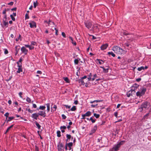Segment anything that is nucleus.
I'll list each match as a JSON object with an SVG mask.
<instances>
[{
	"label": "nucleus",
	"instance_id": "nucleus-63",
	"mask_svg": "<svg viewBox=\"0 0 151 151\" xmlns=\"http://www.w3.org/2000/svg\"><path fill=\"white\" fill-rule=\"evenodd\" d=\"M32 106H33V107L34 108H36V107H37V105H36V104H33Z\"/></svg>",
	"mask_w": 151,
	"mask_h": 151
},
{
	"label": "nucleus",
	"instance_id": "nucleus-55",
	"mask_svg": "<svg viewBox=\"0 0 151 151\" xmlns=\"http://www.w3.org/2000/svg\"><path fill=\"white\" fill-rule=\"evenodd\" d=\"M123 34L124 35H130L129 34H128L126 32H123Z\"/></svg>",
	"mask_w": 151,
	"mask_h": 151
},
{
	"label": "nucleus",
	"instance_id": "nucleus-21",
	"mask_svg": "<svg viewBox=\"0 0 151 151\" xmlns=\"http://www.w3.org/2000/svg\"><path fill=\"white\" fill-rule=\"evenodd\" d=\"M45 106H40L39 109H37V110H38L39 109H41L42 110H43L45 109Z\"/></svg>",
	"mask_w": 151,
	"mask_h": 151
},
{
	"label": "nucleus",
	"instance_id": "nucleus-15",
	"mask_svg": "<svg viewBox=\"0 0 151 151\" xmlns=\"http://www.w3.org/2000/svg\"><path fill=\"white\" fill-rule=\"evenodd\" d=\"M91 112L90 111H88L85 114H84V116H89L91 115Z\"/></svg>",
	"mask_w": 151,
	"mask_h": 151
},
{
	"label": "nucleus",
	"instance_id": "nucleus-4",
	"mask_svg": "<svg viewBox=\"0 0 151 151\" xmlns=\"http://www.w3.org/2000/svg\"><path fill=\"white\" fill-rule=\"evenodd\" d=\"M124 141H122L119 143L114 145L113 148V149L115 151H117L119 150V148L121 146L123 145L124 142Z\"/></svg>",
	"mask_w": 151,
	"mask_h": 151
},
{
	"label": "nucleus",
	"instance_id": "nucleus-45",
	"mask_svg": "<svg viewBox=\"0 0 151 151\" xmlns=\"http://www.w3.org/2000/svg\"><path fill=\"white\" fill-rule=\"evenodd\" d=\"M17 63L18 65V67H22V63H20L18 61L17 62Z\"/></svg>",
	"mask_w": 151,
	"mask_h": 151
},
{
	"label": "nucleus",
	"instance_id": "nucleus-61",
	"mask_svg": "<svg viewBox=\"0 0 151 151\" xmlns=\"http://www.w3.org/2000/svg\"><path fill=\"white\" fill-rule=\"evenodd\" d=\"M13 4V2H10L8 4V5H12Z\"/></svg>",
	"mask_w": 151,
	"mask_h": 151
},
{
	"label": "nucleus",
	"instance_id": "nucleus-51",
	"mask_svg": "<svg viewBox=\"0 0 151 151\" xmlns=\"http://www.w3.org/2000/svg\"><path fill=\"white\" fill-rule=\"evenodd\" d=\"M29 18V17L28 14L27 13H26L25 15V19H28Z\"/></svg>",
	"mask_w": 151,
	"mask_h": 151
},
{
	"label": "nucleus",
	"instance_id": "nucleus-11",
	"mask_svg": "<svg viewBox=\"0 0 151 151\" xmlns=\"http://www.w3.org/2000/svg\"><path fill=\"white\" fill-rule=\"evenodd\" d=\"M39 115L42 116L43 117H45V111H40L38 113Z\"/></svg>",
	"mask_w": 151,
	"mask_h": 151
},
{
	"label": "nucleus",
	"instance_id": "nucleus-53",
	"mask_svg": "<svg viewBox=\"0 0 151 151\" xmlns=\"http://www.w3.org/2000/svg\"><path fill=\"white\" fill-rule=\"evenodd\" d=\"M8 50L6 49H4V53L5 54H7L8 53Z\"/></svg>",
	"mask_w": 151,
	"mask_h": 151
},
{
	"label": "nucleus",
	"instance_id": "nucleus-29",
	"mask_svg": "<svg viewBox=\"0 0 151 151\" xmlns=\"http://www.w3.org/2000/svg\"><path fill=\"white\" fill-rule=\"evenodd\" d=\"M66 145L68 147H71L73 145V143L72 142L69 143H66Z\"/></svg>",
	"mask_w": 151,
	"mask_h": 151
},
{
	"label": "nucleus",
	"instance_id": "nucleus-2",
	"mask_svg": "<svg viewBox=\"0 0 151 151\" xmlns=\"http://www.w3.org/2000/svg\"><path fill=\"white\" fill-rule=\"evenodd\" d=\"M112 50L118 54H121L123 53V50L119 47L114 46L112 47Z\"/></svg>",
	"mask_w": 151,
	"mask_h": 151
},
{
	"label": "nucleus",
	"instance_id": "nucleus-16",
	"mask_svg": "<svg viewBox=\"0 0 151 151\" xmlns=\"http://www.w3.org/2000/svg\"><path fill=\"white\" fill-rule=\"evenodd\" d=\"M100 68H102L103 69V71L104 73H107L108 71L109 68H105L104 67L102 66H100Z\"/></svg>",
	"mask_w": 151,
	"mask_h": 151
},
{
	"label": "nucleus",
	"instance_id": "nucleus-23",
	"mask_svg": "<svg viewBox=\"0 0 151 151\" xmlns=\"http://www.w3.org/2000/svg\"><path fill=\"white\" fill-rule=\"evenodd\" d=\"M13 126V125H12L6 129V132L5 133V134H6V133H7L9 130Z\"/></svg>",
	"mask_w": 151,
	"mask_h": 151
},
{
	"label": "nucleus",
	"instance_id": "nucleus-46",
	"mask_svg": "<svg viewBox=\"0 0 151 151\" xmlns=\"http://www.w3.org/2000/svg\"><path fill=\"white\" fill-rule=\"evenodd\" d=\"M98 26L97 25H95L93 26L92 28L93 29H96L98 28Z\"/></svg>",
	"mask_w": 151,
	"mask_h": 151
},
{
	"label": "nucleus",
	"instance_id": "nucleus-25",
	"mask_svg": "<svg viewBox=\"0 0 151 151\" xmlns=\"http://www.w3.org/2000/svg\"><path fill=\"white\" fill-rule=\"evenodd\" d=\"M93 116H95L96 118L97 119L99 117L100 115L96 113H94L93 114Z\"/></svg>",
	"mask_w": 151,
	"mask_h": 151
},
{
	"label": "nucleus",
	"instance_id": "nucleus-20",
	"mask_svg": "<svg viewBox=\"0 0 151 151\" xmlns=\"http://www.w3.org/2000/svg\"><path fill=\"white\" fill-rule=\"evenodd\" d=\"M103 101L102 100H94L93 101H91L90 102V103L92 104L95 103V102L96 103L99 102H101Z\"/></svg>",
	"mask_w": 151,
	"mask_h": 151
},
{
	"label": "nucleus",
	"instance_id": "nucleus-41",
	"mask_svg": "<svg viewBox=\"0 0 151 151\" xmlns=\"http://www.w3.org/2000/svg\"><path fill=\"white\" fill-rule=\"evenodd\" d=\"M96 61H98L99 63L100 64H101L102 63V62H104L101 60H100V59H97Z\"/></svg>",
	"mask_w": 151,
	"mask_h": 151
},
{
	"label": "nucleus",
	"instance_id": "nucleus-19",
	"mask_svg": "<svg viewBox=\"0 0 151 151\" xmlns=\"http://www.w3.org/2000/svg\"><path fill=\"white\" fill-rule=\"evenodd\" d=\"M69 39H70L71 41V42L74 45H76V42L73 41V38L69 36Z\"/></svg>",
	"mask_w": 151,
	"mask_h": 151
},
{
	"label": "nucleus",
	"instance_id": "nucleus-58",
	"mask_svg": "<svg viewBox=\"0 0 151 151\" xmlns=\"http://www.w3.org/2000/svg\"><path fill=\"white\" fill-rule=\"evenodd\" d=\"M62 35L63 37H66V35L65 34V33L64 32H62Z\"/></svg>",
	"mask_w": 151,
	"mask_h": 151
},
{
	"label": "nucleus",
	"instance_id": "nucleus-33",
	"mask_svg": "<svg viewBox=\"0 0 151 151\" xmlns=\"http://www.w3.org/2000/svg\"><path fill=\"white\" fill-rule=\"evenodd\" d=\"M108 54L109 55H111L113 57H114L115 56V55L113 52H109Z\"/></svg>",
	"mask_w": 151,
	"mask_h": 151
},
{
	"label": "nucleus",
	"instance_id": "nucleus-35",
	"mask_svg": "<svg viewBox=\"0 0 151 151\" xmlns=\"http://www.w3.org/2000/svg\"><path fill=\"white\" fill-rule=\"evenodd\" d=\"M149 115V113L145 115L143 117V119H147L148 118V117Z\"/></svg>",
	"mask_w": 151,
	"mask_h": 151
},
{
	"label": "nucleus",
	"instance_id": "nucleus-28",
	"mask_svg": "<svg viewBox=\"0 0 151 151\" xmlns=\"http://www.w3.org/2000/svg\"><path fill=\"white\" fill-rule=\"evenodd\" d=\"M76 109V106H73L70 109V110L71 111H75Z\"/></svg>",
	"mask_w": 151,
	"mask_h": 151
},
{
	"label": "nucleus",
	"instance_id": "nucleus-31",
	"mask_svg": "<svg viewBox=\"0 0 151 151\" xmlns=\"http://www.w3.org/2000/svg\"><path fill=\"white\" fill-rule=\"evenodd\" d=\"M60 132V131H58L57 132V136L58 137H60L61 136Z\"/></svg>",
	"mask_w": 151,
	"mask_h": 151
},
{
	"label": "nucleus",
	"instance_id": "nucleus-3",
	"mask_svg": "<svg viewBox=\"0 0 151 151\" xmlns=\"http://www.w3.org/2000/svg\"><path fill=\"white\" fill-rule=\"evenodd\" d=\"M150 106L149 103L147 102H145L142 104L141 106V107L139 109L140 111H142L143 109H147Z\"/></svg>",
	"mask_w": 151,
	"mask_h": 151
},
{
	"label": "nucleus",
	"instance_id": "nucleus-49",
	"mask_svg": "<svg viewBox=\"0 0 151 151\" xmlns=\"http://www.w3.org/2000/svg\"><path fill=\"white\" fill-rule=\"evenodd\" d=\"M61 116L63 119H65L66 118V116L64 114H62Z\"/></svg>",
	"mask_w": 151,
	"mask_h": 151
},
{
	"label": "nucleus",
	"instance_id": "nucleus-34",
	"mask_svg": "<svg viewBox=\"0 0 151 151\" xmlns=\"http://www.w3.org/2000/svg\"><path fill=\"white\" fill-rule=\"evenodd\" d=\"M3 24L4 26H5L6 27H8V22H6L5 21H4Z\"/></svg>",
	"mask_w": 151,
	"mask_h": 151
},
{
	"label": "nucleus",
	"instance_id": "nucleus-38",
	"mask_svg": "<svg viewBox=\"0 0 151 151\" xmlns=\"http://www.w3.org/2000/svg\"><path fill=\"white\" fill-rule=\"evenodd\" d=\"M89 120L91 121V122L93 123H94L96 122V119H93L92 117H91L89 119Z\"/></svg>",
	"mask_w": 151,
	"mask_h": 151
},
{
	"label": "nucleus",
	"instance_id": "nucleus-42",
	"mask_svg": "<svg viewBox=\"0 0 151 151\" xmlns=\"http://www.w3.org/2000/svg\"><path fill=\"white\" fill-rule=\"evenodd\" d=\"M37 1H36V2H34L33 3L34 7L35 8L36 7L37 5Z\"/></svg>",
	"mask_w": 151,
	"mask_h": 151
},
{
	"label": "nucleus",
	"instance_id": "nucleus-32",
	"mask_svg": "<svg viewBox=\"0 0 151 151\" xmlns=\"http://www.w3.org/2000/svg\"><path fill=\"white\" fill-rule=\"evenodd\" d=\"M137 70L139 71H140L142 70H144V67L143 66H141L140 67H139L137 68Z\"/></svg>",
	"mask_w": 151,
	"mask_h": 151
},
{
	"label": "nucleus",
	"instance_id": "nucleus-56",
	"mask_svg": "<svg viewBox=\"0 0 151 151\" xmlns=\"http://www.w3.org/2000/svg\"><path fill=\"white\" fill-rule=\"evenodd\" d=\"M35 151H39L38 147L36 145L35 146Z\"/></svg>",
	"mask_w": 151,
	"mask_h": 151
},
{
	"label": "nucleus",
	"instance_id": "nucleus-14",
	"mask_svg": "<svg viewBox=\"0 0 151 151\" xmlns=\"http://www.w3.org/2000/svg\"><path fill=\"white\" fill-rule=\"evenodd\" d=\"M66 136L67 138V139L66 140L67 141L68 140L70 139V138H71L72 139L73 138V137H71V135L70 134H67Z\"/></svg>",
	"mask_w": 151,
	"mask_h": 151
},
{
	"label": "nucleus",
	"instance_id": "nucleus-6",
	"mask_svg": "<svg viewBox=\"0 0 151 151\" xmlns=\"http://www.w3.org/2000/svg\"><path fill=\"white\" fill-rule=\"evenodd\" d=\"M30 27L31 28H35L36 27V24L35 22L34 21H31L29 23Z\"/></svg>",
	"mask_w": 151,
	"mask_h": 151
},
{
	"label": "nucleus",
	"instance_id": "nucleus-39",
	"mask_svg": "<svg viewBox=\"0 0 151 151\" xmlns=\"http://www.w3.org/2000/svg\"><path fill=\"white\" fill-rule=\"evenodd\" d=\"M51 29L52 30V31H54V29L55 30V35H58V30L55 27H54L53 29Z\"/></svg>",
	"mask_w": 151,
	"mask_h": 151
},
{
	"label": "nucleus",
	"instance_id": "nucleus-48",
	"mask_svg": "<svg viewBox=\"0 0 151 151\" xmlns=\"http://www.w3.org/2000/svg\"><path fill=\"white\" fill-rule=\"evenodd\" d=\"M10 17H11L12 20L13 21H14L15 20V18L13 17V15H10Z\"/></svg>",
	"mask_w": 151,
	"mask_h": 151
},
{
	"label": "nucleus",
	"instance_id": "nucleus-40",
	"mask_svg": "<svg viewBox=\"0 0 151 151\" xmlns=\"http://www.w3.org/2000/svg\"><path fill=\"white\" fill-rule=\"evenodd\" d=\"M79 60L77 59H76L74 60V62L75 64H78V63Z\"/></svg>",
	"mask_w": 151,
	"mask_h": 151
},
{
	"label": "nucleus",
	"instance_id": "nucleus-17",
	"mask_svg": "<svg viewBox=\"0 0 151 151\" xmlns=\"http://www.w3.org/2000/svg\"><path fill=\"white\" fill-rule=\"evenodd\" d=\"M22 71V67H18L17 70V73H20Z\"/></svg>",
	"mask_w": 151,
	"mask_h": 151
},
{
	"label": "nucleus",
	"instance_id": "nucleus-24",
	"mask_svg": "<svg viewBox=\"0 0 151 151\" xmlns=\"http://www.w3.org/2000/svg\"><path fill=\"white\" fill-rule=\"evenodd\" d=\"M45 22L48 24L49 26H50V25L51 24H54V23L50 20L48 22H47V21H45Z\"/></svg>",
	"mask_w": 151,
	"mask_h": 151
},
{
	"label": "nucleus",
	"instance_id": "nucleus-7",
	"mask_svg": "<svg viewBox=\"0 0 151 151\" xmlns=\"http://www.w3.org/2000/svg\"><path fill=\"white\" fill-rule=\"evenodd\" d=\"M58 149L59 151H63V145L62 143H60L58 145Z\"/></svg>",
	"mask_w": 151,
	"mask_h": 151
},
{
	"label": "nucleus",
	"instance_id": "nucleus-26",
	"mask_svg": "<svg viewBox=\"0 0 151 151\" xmlns=\"http://www.w3.org/2000/svg\"><path fill=\"white\" fill-rule=\"evenodd\" d=\"M88 79L89 81H90L92 79L91 78V73H90L89 75H88Z\"/></svg>",
	"mask_w": 151,
	"mask_h": 151
},
{
	"label": "nucleus",
	"instance_id": "nucleus-59",
	"mask_svg": "<svg viewBox=\"0 0 151 151\" xmlns=\"http://www.w3.org/2000/svg\"><path fill=\"white\" fill-rule=\"evenodd\" d=\"M9 115V113L8 112H6V114H4V116L6 117H8Z\"/></svg>",
	"mask_w": 151,
	"mask_h": 151
},
{
	"label": "nucleus",
	"instance_id": "nucleus-60",
	"mask_svg": "<svg viewBox=\"0 0 151 151\" xmlns=\"http://www.w3.org/2000/svg\"><path fill=\"white\" fill-rule=\"evenodd\" d=\"M30 113H32L33 112V111L32 110H30V109H28V110H27Z\"/></svg>",
	"mask_w": 151,
	"mask_h": 151
},
{
	"label": "nucleus",
	"instance_id": "nucleus-62",
	"mask_svg": "<svg viewBox=\"0 0 151 151\" xmlns=\"http://www.w3.org/2000/svg\"><path fill=\"white\" fill-rule=\"evenodd\" d=\"M64 106L66 108H68V109H70V106H68L67 105H65Z\"/></svg>",
	"mask_w": 151,
	"mask_h": 151
},
{
	"label": "nucleus",
	"instance_id": "nucleus-13",
	"mask_svg": "<svg viewBox=\"0 0 151 151\" xmlns=\"http://www.w3.org/2000/svg\"><path fill=\"white\" fill-rule=\"evenodd\" d=\"M139 87V85L136 84H135L133 85L132 87V89H133L132 90V91H134V90H136L137 88Z\"/></svg>",
	"mask_w": 151,
	"mask_h": 151
},
{
	"label": "nucleus",
	"instance_id": "nucleus-8",
	"mask_svg": "<svg viewBox=\"0 0 151 151\" xmlns=\"http://www.w3.org/2000/svg\"><path fill=\"white\" fill-rule=\"evenodd\" d=\"M97 129V126L96 125H95L94 126V127L91 129L90 132L89 133V135H91L92 134L95 132Z\"/></svg>",
	"mask_w": 151,
	"mask_h": 151
},
{
	"label": "nucleus",
	"instance_id": "nucleus-36",
	"mask_svg": "<svg viewBox=\"0 0 151 151\" xmlns=\"http://www.w3.org/2000/svg\"><path fill=\"white\" fill-rule=\"evenodd\" d=\"M98 77L97 76V74H95L93 75V77L92 78V81H93L95 80V79L96 78H97Z\"/></svg>",
	"mask_w": 151,
	"mask_h": 151
},
{
	"label": "nucleus",
	"instance_id": "nucleus-30",
	"mask_svg": "<svg viewBox=\"0 0 151 151\" xmlns=\"http://www.w3.org/2000/svg\"><path fill=\"white\" fill-rule=\"evenodd\" d=\"M26 100L27 102H28L29 103H30L31 102V99L29 98L28 97H27L26 99Z\"/></svg>",
	"mask_w": 151,
	"mask_h": 151
},
{
	"label": "nucleus",
	"instance_id": "nucleus-50",
	"mask_svg": "<svg viewBox=\"0 0 151 151\" xmlns=\"http://www.w3.org/2000/svg\"><path fill=\"white\" fill-rule=\"evenodd\" d=\"M21 37V36L20 35H19V36L17 38H16V40L17 41H19V40L20 39V38Z\"/></svg>",
	"mask_w": 151,
	"mask_h": 151
},
{
	"label": "nucleus",
	"instance_id": "nucleus-27",
	"mask_svg": "<svg viewBox=\"0 0 151 151\" xmlns=\"http://www.w3.org/2000/svg\"><path fill=\"white\" fill-rule=\"evenodd\" d=\"M51 107L52 108H53L55 109V111L57 108V106L55 105L52 104L51 106Z\"/></svg>",
	"mask_w": 151,
	"mask_h": 151
},
{
	"label": "nucleus",
	"instance_id": "nucleus-18",
	"mask_svg": "<svg viewBox=\"0 0 151 151\" xmlns=\"http://www.w3.org/2000/svg\"><path fill=\"white\" fill-rule=\"evenodd\" d=\"M16 53V55H17L18 53V51H19L20 49V47L19 46H17L15 47Z\"/></svg>",
	"mask_w": 151,
	"mask_h": 151
},
{
	"label": "nucleus",
	"instance_id": "nucleus-54",
	"mask_svg": "<svg viewBox=\"0 0 151 151\" xmlns=\"http://www.w3.org/2000/svg\"><path fill=\"white\" fill-rule=\"evenodd\" d=\"M98 105L97 104H92L91 105V107L93 108L95 107L96 106Z\"/></svg>",
	"mask_w": 151,
	"mask_h": 151
},
{
	"label": "nucleus",
	"instance_id": "nucleus-1",
	"mask_svg": "<svg viewBox=\"0 0 151 151\" xmlns=\"http://www.w3.org/2000/svg\"><path fill=\"white\" fill-rule=\"evenodd\" d=\"M146 91V89L145 88H141L139 91L137 92L136 94L137 96L139 97L144 95Z\"/></svg>",
	"mask_w": 151,
	"mask_h": 151
},
{
	"label": "nucleus",
	"instance_id": "nucleus-12",
	"mask_svg": "<svg viewBox=\"0 0 151 151\" xmlns=\"http://www.w3.org/2000/svg\"><path fill=\"white\" fill-rule=\"evenodd\" d=\"M108 46L107 44H105L103 45L101 47V49L102 50H104L106 49Z\"/></svg>",
	"mask_w": 151,
	"mask_h": 151
},
{
	"label": "nucleus",
	"instance_id": "nucleus-44",
	"mask_svg": "<svg viewBox=\"0 0 151 151\" xmlns=\"http://www.w3.org/2000/svg\"><path fill=\"white\" fill-rule=\"evenodd\" d=\"M79 82L80 83H81L82 85H84L85 84V83L84 82V81L83 80V79H81L79 80Z\"/></svg>",
	"mask_w": 151,
	"mask_h": 151
},
{
	"label": "nucleus",
	"instance_id": "nucleus-43",
	"mask_svg": "<svg viewBox=\"0 0 151 151\" xmlns=\"http://www.w3.org/2000/svg\"><path fill=\"white\" fill-rule=\"evenodd\" d=\"M14 118L13 117H10L8 118V120H7V122L10 121L14 119Z\"/></svg>",
	"mask_w": 151,
	"mask_h": 151
},
{
	"label": "nucleus",
	"instance_id": "nucleus-5",
	"mask_svg": "<svg viewBox=\"0 0 151 151\" xmlns=\"http://www.w3.org/2000/svg\"><path fill=\"white\" fill-rule=\"evenodd\" d=\"M85 24L86 27L88 29L91 28L92 26L91 23L89 21H87L85 22Z\"/></svg>",
	"mask_w": 151,
	"mask_h": 151
},
{
	"label": "nucleus",
	"instance_id": "nucleus-64",
	"mask_svg": "<svg viewBox=\"0 0 151 151\" xmlns=\"http://www.w3.org/2000/svg\"><path fill=\"white\" fill-rule=\"evenodd\" d=\"M22 93L21 92H20L19 93V95L20 96V97L22 98Z\"/></svg>",
	"mask_w": 151,
	"mask_h": 151
},
{
	"label": "nucleus",
	"instance_id": "nucleus-22",
	"mask_svg": "<svg viewBox=\"0 0 151 151\" xmlns=\"http://www.w3.org/2000/svg\"><path fill=\"white\" fill-rule=\"evenodd\" d=\"M35 124L38 129H40L41 127V126L39 124V123H38L37 122H35Z\"/></svg>",
	"mask_w": 151,
	"mask_h": 151
},
{
	"label": "nucleus",
	"instance_id": "nucleus-57",
	"mask_svg": "<svg viewBox=\"0 0 151 151\" xmlns=\"http://www.w3.org/2000/svg\"><path fill=\"white\" fill-rule=\"evenodd\" d=\"M31 44L33 45H35L36 44V42H35L32 41L31 42Z\"/></svg>",
	"mask_w": 151,
	"mask_h": 151
},
{
	"label": "nucleus",
	"instance_id": "nucleus-47",
	"mask_svg": "<svg viewBox=\"0 0 151 151\" xmlns=\"http://www.w3.org/2000/svg\"><path fill=\"white\" fill-rule=\"evenodd\" d=\"M64 80L67 83L69 82V79L67 77H65L64 78Z\"/></svg>",
	"mask_w": 151,
	"mask_h": 151
},
{
	"label": "nucleus",
	"instance_id": "nucleus-9",
	"mask_svg": "<svg viewBox=\"0 0 151 151\" xmlns=\"http://www.w3.org/2000/svg\"><path fill=\"white\" fill-rule=\"evenodd\" d=\"M21 51L22 52L24 53L25 55H26L28 52L27 50L24 47H22L21 49Z\"/></svg>",
	"mask_w": 151,
	"mask_h": 151
},
{
	"label": "nucleus",
	"instance_id": "nucleus-10",
	"mask_svg": "<svg viewBox=\"0 0 151 151\" xmlns=\"http://www.w3.org/2000/svg\"><path fill=\"white\" fill-rule=\"evenodd\" d=\"M39 116V115L38 113H34L32 114V117L34 119L37 120Z\"/></svg>",
	"mask_w": 151,
	"mask_h": 151
},
{
	"label": "nucleus",
	"instance_id": "nucleus-37",
	"mask_svg": "<svg viewBox=\"0 0 151 151\" xmlns=\"http://www.w3.org/2000/svg\"><path fill=\"white\" fill-rule=\"evenodd\" d=\"M46 106L47 108V110L49 111L50 110V105L49 103L46 104Z\"/></svg>",
	"mask_w": 151,
	"mask_h": 151
},
{
	"label": "nucleus",
	"instance_id": "nucleus-52",
	"mask_svg": "<svg viewBox=\"0 0 151 151\" xmlns=\"http://www.w3.org/2000/svg\"><path fill=\"white\" fill-rule=\"evenodd\" d=\"M66 126H61L60 127V129H66Z\"/></svg>",
	"mask_w": 151,
	"mask_h": 151
}]
</instances>
